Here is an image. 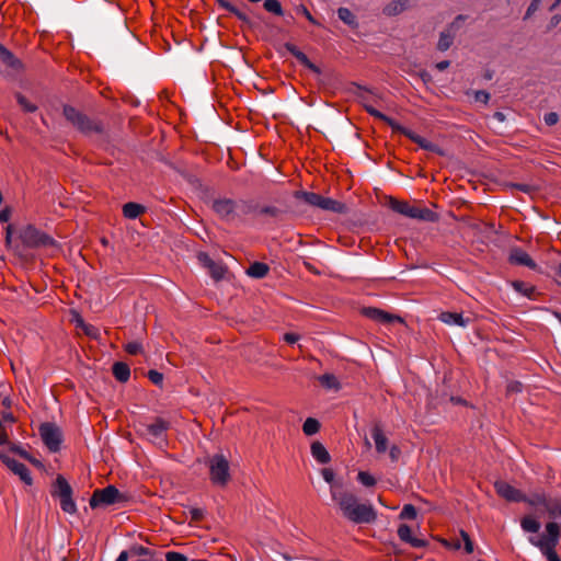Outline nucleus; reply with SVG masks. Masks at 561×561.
I'll use <instances>...</instances> for the list:
<instances>
[{"label": "nucleus", "mask_w": 561, "mask_h": 561, "mask_svg": "<svg viewBox=\"0 0 561 561\" xmlns=\"http://www.w3.org/2000/svg\"><path fill=\"white\" fill-rule=\"evenodd\" d=\"M332 500L336 502L343 516L354 524H369L376 517V511L370 504L360 503L356 495L331 488Z\"/></svg>", "instance_id": "1"}, {"label": "nucleus", "mask_w": 561, "mask_h": 561, "mask_svg": "<svg viewBox=\"0 0 561 561\" xmlns=\"http://www.w3.org/2000/svg\"><path fill=\"white\" fill-rule=\"evenodd\" d=\"M213 209L222 220L234 222L252 214L256 207L253 203L243 199L218 198L213 202Z\"/></svg>", "instance_id": "2"}, {"label": "nucleus", "mask_w": 561, "mask_h": 561, "mask_svg": "<svg viewBox=\"0 0 561 561\" xmlns=\"http://www.w3.org/2000/svg\"><path fill=\"white\" fill-rule=\"evenodd\" d=\"M388 207L393 211L412 219H419L427 222H435L438 220V215L427 207H416L410 205L408 202L398 201L392 196H388Z\"/></svg>", "instance_id": "3"}, {"label": "nucleus", "mask_w": 561, "mask_h": 561, "mask_svg": "<svg viewBox=\"0 0 561 561\" xmlns=\"http://www.w3.org/2000/svg\"><path fill=\"white\" fill-rule=\"evenodd\" d=\"M62 113L66 119L84 135H90L92 133L100 134L103 130L102 125L99 122L92 121L84 113L71 105H65Z\"/></svg>", "instance_id": "4"}, {"label": "nucleus", "mask_w": 561, "mask_h": 561, "mask_svg": "<svg viewBox=\"0 0 561 561\" xmlns=\"http://www.w3.org/2000/svg\"><path fill=\"white\" fill-rule=\"evenodd\" d=\"M209 479L216 486L224 488L230 481V462L222 454H215L207 460Z\"/></svg>", "instance_id": "5"}, {"label": "nucleus", "mask_w": 561, "mask_h": 561, "mask_svg": "<svg viewBox=\"0 0 561 561\" xmlns=\"http://www.w3.org/2000/svg\"><path fill=\"white\" fill-rule=\"evenodd\" d=\"M51 495L59 500L60 508L65 513L70 515L77 513V504L72 499V488L61 474H58L55 480Z\"/></svg>", "instance_id": "6"}, {"label": "nucleus", "mask_w": 561, "mask_h": 561, "mask_svg": "<svg viewBox=\"0 0 561 561\" xmlns=\"http://www.w3.org/2000/svg\"><path fill=\"white\" fill-rule=\"evenodd\" d=\"M125 500L126 496L115 485L110 484L104 489L95 490L90 497L89 504L91 508H96L121 503Z\"/></svg>", "instance_id": "7"}, {"label": "nucleus", "mask_w": 561, "mask_h": 561, "mask_svg": "<svg viewBox=\"0 0 561 561\" xmlns=\"http://www.w3.org/2000/svg\"><path fill=\"white\" fill-rule=\"evenodd\" d=\"M22 242L30 248H51L56 247V241L47 233L38 230L34 226H27L21 233Z\"/></svg>", "instance_id": "8"}, {"label": "nucleus", "mask_w": 561, "mask_h": 561, "mask_svg": "<svg viewBox=\"0 0 561 561\" xmlns=\"http://www.w3.org/2000/svg\"><path fill=\"white\" fill-rule=\"evenodd\" d=\"M39 434L43 443L51 453H57L61 448L62 432L55 423H43L39 426Z\"/></svg>", "instance_id": "9"}, {"label": "nucleus", "mask_w": 561, "mask_h": 561, "mask_svg": "<svg viewBox=\"0 0 561 561\" xmlns=\"http://www.w3.org/2000/svg\"><path fill=\"white\" fill-rule=\"evenodd\" d=\"M142 427L144 435H146L150 442L162 445L165 443L170 422L162 417H156L152 423L144 424Z\"/></svg>", "instance_id": "10"}, {"label": "nucleus", "mask_w": 561, "mask_h": 561, "mask_svg": "<svg viewBox=\"0 0 561 561\" xmlns=\"http://www.w3.org/2000/svg\"><path fill=\"white\" fill-rule=\"evenodd\" d=\"M359 101L370 115L381 121H386V114L382 112L383 99L381 95H377L369 90H365L359 94Z\"/></svg>", "instance_id": "11"}, {"label": "nucleus", "mask_w": 561, "mask_h": 561, "mask_svg": "<svg viewBox=\"0 0 561 561\" xmlns=\"http://www.w3.org/2000/svg\"><path fill=\"white\" fill-rule=\"evenodd\" d=\"M393 330L398 334V344L404 346L410 340L411 330L402 317L388 312V332Z\"/></svg>", "instance_id": "12"}, {"label": "nucleus", "mask_w": 561, "mask_h": 561, "mask_svg": "<svg viewBox=\"0 0 561 561\" xmlns=\"http://www.w3.org/2000/svg\"><path fill=\"white\" fill-rule=\"evenodd\" d=\"M547 535H542L541 538L535 539L529 538V541L535 547H557L560 539L561 526L556 522H550L546 525Z\"/></svg>", "instance_id": "13"}, {"label": "nucleus", "mask_w": 561, "mask_h": 561, "mask_svg": "<svg viewBox=\"0 0 561 561\" xmlns=\"http://www.w3.org/2000/svg\"><path fill=\"white\" fill-rule=\"evenodd\" d=\"M0 459L26 485H31L33 483V478H32L31 471L24 463L13 459L12 457H10L7 454H0Z\"/></svg>", "instance_id": "14"}, {"label": "nucleus", "mask_w": 561, "mask_h": 561, "mask_svg": "<svg viewBox=\"0 0 561 561\" xmlns=\"http://www.w3.org/2000/svg\"><path fill=\"white\" fill-rule=\"evenodd\" d=\"M494 489L499 496L508 502L519 503L522 500H525L524 493L520 490L505 481H495Z\"/></svg>", "instance_id": "15"}, {"label": "nucleus", "mask_w": 561, "mask_h": 561, "mask_svg": "<svg viewBox=\"0 0 561 561\" xmlns=\"http://www.w3.org/2000/svg\"><path fill=\"white\" fill-rule=\"evenodd\" d=\"M388 126H390L393 130H399L407 135L411 140H413L415 144H417L422 149H425L427 151L442 153L438 146L428 141L427 139L412 133L408 131L405 128L400 127L398 124H396L391 118L388 117Z\"/></svg>", "instance_id": "16"}, {"label": "nucleus", "mask_w": 561, "mask_h": 561, "mask_svg": "<svg viewBox=\"0 0 561 561\" xmlns=\"http://www.w3.org/2000/svg\"><path fill=\"white\" fill-rule=\"evenodd\" d=\"M399 539L409 545L412 548H425L428 546V541L424 538L416 537L412 534V529L407 524H400L397 530Z\"/></svg>", "instance_id": "17"}, {"label": "nucleus", "mask_w": 561, "mask_h": 561, "mask_svg": "<svg viewBox=\"0 0 561 561\" xmlns=\"http://www.w3.org/2000/svg\"><path fill=\"white\" fill-rule=\"evenodd\" d=\"M508 262L512 265L527 266L533 271H537V263L529 256V254L522 248H513L510 251Z\"/></svg>", "instance_id": "18"}, {"label": "nucleus", "mask_w": 561, "mask_h": 561, "mask_svg": "<svg viewBox=\"0 0 561 561\" xmlns=\"http://www.w3.org/2000/svg\"><path fill=\"white\" fill-rule=\"evenodd\" d=\"M284 48L290 53L293 56L296 57V59L301 64L304 65L305 67H307L308 69L314 71V72H320L319 68L310 61V59L308 58V56L302 53L296 45L291 44V43H285L284 44Z\"/></svg>", "instance_id": "19"}, {"label": "nucleus", "mask_w": 561, "mask_h": 561, "mask_svg": "<svg viewBox=\"0 0 561 561\" xmlns=\"http://www.w3.org/2000/svg\"><path fill=\"white\" fill-rule=\"evenodd\" d=\"M127 552L130 561H153V552L141 545L130 546Z\"/></svg>", "instance_id": "20"}, {"label": "nucleus", "mask_w": 561, "mask_h": 561, "mask_svg": "<svg viewBox=\"0 0 561 561\" xmlns=\"http://www.w3.org/2000/svg\"><path fill=\"white\" fill-rule=\"evenodd\" d=\"M438 319L448 325H458V327H462V328L467 327L470 322V319L465 318L461 312L458 313V312L445 311L438 316Z\"/></svg>", "instance_id": "21"}, {"label": "nucleus", "mask_w": 561, "mask_h": 561, "mask_svg": "<svg viewBox=\"0 0 561 561\" xmlns=\"http://www.w3.org/2000/svg\"><path fill=\"white\" fill-rule=\"evenodd\" d=\"M0 61L5 65L8 68L19 71L22 68V62L18 59L12 51L5 48L0 43Z\"/></svg>", "instance_id": "22"}, {"label": "nucleus", "mask_w": 561, "mask_h": 561, "mask_svg": "<svg viewBox=\"0 0 561 561\" xmlns=\"http://www.w3.org/2000/svg\"><path fill=\"white\" fill-rule=\"evenodd\" d=\"M0 61L5 65L8 68L19 71L22 68V62L18 59L12 51L5 48L0 43Z\"/></svg>", "instance_id": "23"}, {"label": "nucleus", "mask_w": 561, "mask_h": 561, "mask_svg": "<svg viewBox=\"0 0 561 561\" xmlns=\"http://www.w3.org/2000/svg\"><path fill=\"white\" fill-rule=\"evenodd\" d=\"M455 39V23H450L448 27L440 32L439 39L437 43V49L439 51H446L450 48Z\"/></svg>", "instance_id": "24"}, {"label": "nucleus", "mask_w": 561, "mask_h": 561, "mask_svg": "<svg viewBox=\"0 0 561 561\" xmlns=\"http://www.w3.org/2000/svg\"><path fill=\"white\" fill-rule=\"evenodd\" d=\"M511 286L516 293L531 300H536L537 296L539 295V293H537V288L534 285L527 284L523 280H513Z\"/></svg>", "instance_id": "25"}, {"label": "nucleus", "mask_w": 561, "mask_h": 561, "mask_svg": "<svg viewBox=\"0 0 561 561\" xmlns=\"http://www.w3.org/2000/svg\"><path fill=\"white\" fill-rule=\"evenodd\" d=\"M311 455L321 465L328 463L331 460L329 451L320 442L311 444Z\"/></svg>", "instance_id": "26"}, {"label": "nucleus", "mask_w": 561, "mask_h": 561, "mask_svg": "<svg viewBox=\"0 0 561 561\" xmlns=\"http://www.w3.org/2000/svg\"><path fill=\"white\" fill-rule=\"evenodd\" d=\"M322 210L335 213V214H346L348 211V208L346 204L333 199L331 197H324L322 203Z\"/></svg>", "instance_id": "27"}, {"label": "nucleus", "mask_w": 561, "mask_h": 561, "mask_svg": "<svg viewBox=\"0 0 561 561\" xmlns=\"http://www.w3.org/2000/svg\"><path fill=\"white\" fill-rule=\"evenodd\" d=\"M112 373L115 379L119 382H126L130 377V368L124 362L114 363L112 367Z\"/></svg>", "instance_id": "28"}, {"label": "nucleus", "mask_w": 561, "mask_h": 561, "mask_svg": "<svg viewBox=\"0 0 561 561\" xmlns=\"http://www.w3.org/2000/svg\"><path fill=\"white\" fill-rule=\"evenodd\" d=\"M415 4V0H392L388 3V14L397 15Z\"/></svg>", "instance_id": "29"}, {"label": "nucleus", "mask_w": 561, "mask_h": 561, "mask_svg": "<svg viewBox=\"0 0 561 561\" xmlns=\"http://www.w3.org/2000/svg\"><path fill=\"white\" fill-rule=\"evenodd\" d=\"M270 267L263 262H254L247 270V275L252 278H263L267 275Z\"/></svg>", "instance_id": "30"}, {"label": "nucleus", "mask_w": 561, "mask_h": 561, "mask_svg": "<svg viewBox=\"0 0 561 561\" xmlns=\"http://www.w3.org/2000/svg\"><path fill=\"white\" fill-rule=\"evenodd\" d=\"M298 197H300L306 204H308L310 206H313V207H317L320 209L322 208V203H323L324 196H322L320 194H317L313 192H299Z\"/></svg>", "instance_id": "31"}, {"label": "nucleus", "mask_w": 561, "mask_h": 561, "mask_svg": "<svg viewBox=\"0 0 561 561\" xmlns=\"http://www.w3.org/2000/svg\"><path fill=\"white\" fill-rule=\"evenodd\" d=\"M524 499L522 502L527 503L530 506H546L548 502V496L545 492H534L529 495L524 494Z\"/></svg>", "instance_id": "32"}, {"label": "nucleus", "mask_w": 561, "mask_h": 561, "mask_svg": "<svg viewBox=\"0 0 561 561\" xmlns=\"http://www.w3.org/2000/svg\"><path fill=\"white\" fill-rule=\"evenodd\" d=\"M371 438L375 442L376 449L379 453L386 451V436L383 430L379 425H375L371 430Z\"/></svg>", "instance_id": "33"}, {"label": "nucleus", "mask_w": 561, "mask_h": 561, "mask_svg": "<svg viewBox=\"0 0 561 561\" xmlns=\"http://www.w3.org/2000/svg\"><path fill=\"white\" fill-rule=\"evenodd\" d=\"M337 16L343 23H345L350 27L356 28L358 26L356 16L353 14V12L348 8H345V7L339 8Z\"/></svg>", "instance_id": "34"}, {"label": "nucleus", "mask_w": 561, "mask_h": 561, "mask_svg": "<svg viewBox=\"0 0 561 561\" xmlns=\"http://www.w3.org/2000/svg\"><path fill=\"white\" fill-rule=\"evenodd\" d=\"M144 211L145 207L137 203L129 202L123 206V215L128 219H136Z\"/></svg>", "instance_id": "35"}, {"label": "nucleus", "mask_w": 561, "mask_h": 561, "mask_svg": "<svg viewBox=\"0 0 561 561\" xmlns=\"http://www.w3.org/2000/svg\"><path fill=\"white\" fill-rule=\"evenodd\" d=\"M362 313L381 324L386 323V311L374 307H365L362 309Z\"/></svg>", "instance_id": "36"}, {"label": "nucleus", "mask_w": 561, "mask_h": 561, "mask_svg": "<svg viewBox=\"0 0 561 561\" xmlns=\"http://www.w3.org/2000/svg\"><path fill=\"white\" fill-rule=\"evenodd\" d=\"M545 508L550 517H561V497H549Z\"/></svg>", "instance_id": "37"}, {"label": "nucleus", "mask_w": 561, "mask_h": 561, "mask_svg": "<svg viewBox=\"0 0 561 561\" xmlns=\"http://www.w3.org/2000/svg\"><path fill=\"white\" fill-rule=\"evenodd\" d=\"M318 379L325 389L339 390L341 388L337 378L333 374H323Z\"/></svg>", "instance_id": "38"}, {"label": "nucleus", "mask_w": 561, "mask_h": 561, "mask_svg": "<svg viewBox=\"0 0 561 561\" xmlns=\"http://www.w3.org/2000/svg\"><path fill=\"white\" fill-rule=\"evenodd\" d=\"M320 430V423L313 417H308L302 425V431L307 436L314 435Z\"/></svg>", "instance_id": "39"}, {"label": "nucleus", "mask_w": 561, "mask_h": 561, "mask_svg": "<svg viewBox=\"0 0 561 561\" xmlns=\"http://www.w3.org/2000/svg\"><path fill=\"white\" fill-rule=\"evenodd\" d=\"M520 526L527 533H537L540 529V523L529 516L522 519Z\"/></svg>", "instance_id": "40"}, {"label": "nucleus", "mask_w": 561, "mask_h": 561, "mask_svg": "<svg viewBox=\"0 0 561 561\" xmlns=\"http://www.w3.org/2000/svg\"><path fill=\"white\" fill-rule=\"evenodd\" d=\"M416 516H417V511L413 504L403 505V507L399 514V518L402 520H404V519L414 520L416 518Z\"/></svg>", "instance_id": "41"}, {"label": "nucleus", "mask_w": 561, "mask_h": 561, "mask_svg": "<svg viewBox=\"0 0 561 561\" xmlns=\"http://www.w3.org/2000/svg\"><path fill=\"white\" fill-rule=\"evenodd\" d=\"M15 98H16L19 105L23 108L24 112L34 113L35 111H37V105L30 102L27 100V98L24 96L23 94L16 93Z\"/></svg>", "instance_id": "42"}, {"label": "nucleus", "mask_w": 561, "mask_h": 561, "mask_svg": "<svg viewBox=\"0 0 561 561\" xmlns=\"http://www.w3.org/2000/svg\"><path fill=\"white\" fill-rule=\"evenodd\" d=\"M264 9L275 15H283L284 11L278 0H264Z\"/></svg>", "instance_id": "43"}, {"label": "nucleus", "mask_w": 561, "mask_h": 561, "mask_svg": "<svg viewBox=\"0 0 561 561\" xmlns=\"http://www.w3.org/2000/svg\"><path fill=\"white\" fill-rule=\"evenodd\" d=\"M207 270L209 271L211 277L216 280L222 279L226 274L225 266L217 262H214Z\"/></svg>", "instance_id": "44"}, {"label": "nucleus", "mask_w": 561, "mask_h": 561, "mask_svg": "<svg viewBox=\"0 0 561 561\" xmlns=\"http://www.w3.org/2000/svg\"><path fill=\"white\" fill-rule=\"evenodd\" d=\"M357 481L366 488H371L376 484V478L367 471H359Z\"/></svg>", "instance_id": "45"}, {"label": "nucleus", "mask_w": 561, "mask_h": 561, "mask_svg": "<svg viewBox=\"0 0 561 561\" xmlns=\"http://www.w3.org/2000/svg\"><path fill=\"white\" fill-rule=\"evenodd\" d=\"M254 206L256 207V209L252 214L268 215L272 217H277L280 214V209L275 206H263V207H259L256 205H254Z\"/></svg>", "instance_id": "46"}, {"label": "nucleus", "mask_w": 561, "mask_h": 561, "mask_svg": "<svg viewBox=\"0 0 561 561\" xmlns=\"http://www.w3.org/2000/svg\"><path fill=\"white\" fill-rule=\"evenodd\" d=\"M539 549L548 561H561L558 553L556 552V547H540Z\"/></svg>", "instance_id": "47"}, {"label": "nucleus", "mask_w": 561, "mask_h": 561, "mask_svg": "<svg viewBox=\"0 0 561 561\" xmlns=\"http://www.w3.org/2000/svg\"><path fill=\"white\" fill-rule=\"evenodd\" d=\"M297 14L304 15L310 23L319 25L318 21L312 16L308 8L304 4H299L295 8Z\"/></svg>", "instance_id": "48"}, {"label": "nucleus", "mask_w": 561, "mask_h": 561, "mask_svg": "<svg viewBox=\"0 0 561 561\" xmlns=\"http://www.w3.org/2000/svg\"><path fill=\"white\" fill-rule=\"evenodd\" d=\"M148 378L156 386H161L163 382V375L154 369L148 371Z\"/></svg>", "instance_id": "49"}, {"label": "nucleus", "mask_w": 561, "mask_h": 561, "mask_svg": "<svg viewBox=\"0 0 561 561\" xmlns=\"http://www.w3.org/2000/svg\"><path fill=\"white\" fill-rule=\"evenodd\" d=\"M125 351L130 355H137L142 352V345L139 342H129L126 344Z\"/></svg>", "instance_id": "50"}, {"label": "nucleus", "mask_w": 561, "mask_h": 561, "mask_svg": "<svg viewBox=\"0 0 561 561\" xmlns=\"http://www.w3.org/2000/svg\"><path fill=\"white\" fill-rule=\"evenodd\" d=\"M167 561H187V557L184 553L176 551H168L165 553Z\"/></svg>", "instance_id": "51"}, {"label": "nucleus", "mask_w": 561, "mask_h": 561, "mask_svg": "<svg viewBox=\"0 0 561 561\" xmlns=\"http://www.w3.org/2000/svg\"><path fill=\"white\" fill-rule=\"evenodd\" d=\"M460 536L465 542V551L467 553H472L473 552V542H472L470 536L468 535V533H466L465 530H461Z\"/></svg>", "instance_id": "52"}, {"label": "nucleus", "mask_w": 561, "mask_h": 561, "mask_svg": "<svg viewBox=\"0 0 561 561\" xmlns=\"http://www.w3.org/2000/svg\"><path fill=\"white\" fill-rule=\"evenodd\" d=\"M321 474H322V478L324 479V481L330 483L331 488L334 486V489L336 490V484L333 483L334 476H335L333 470L330 468H324V469H322Z\"/></svg>", "instance_id": "53"}, {"label": "nucleus", "mask_w": 561, "mask_h": 561, "mask_svg": "<svg viewBox=\"0 0 561 561\" xmlns=\"http://www.w3.org/2000/svg\"><path fill=\"white\" fill-rule=\"evenodd\" d=\"M188 514L193 520L198 522L203 519L205 511L199 507H188Z\"/></svg>", "instance_id": "54"}, {"label": "nucleus", "mask_w": 561, "mask_h": 561, "mask_svg": "<svg viewBox=\"0 0 561 561\" xmlns=\"http://www.w3.org/2000/svg\"><path fill=\"white\" fill-rule=\"evenodd\" d=\"M541 0H531L527 11L525 13L524 20L529 19L539 8Z\"/></svg>", "instance_id": "55"}, {"label": "nucleus", "mask_w": 561, "mask_h": 561, "mask_svg": "<svg viewBox=\"0 0 561 561\" xmlns=\"http://www.w3.org/2000/svg\"><path fill=\"white\" fill-rule=\"evenodd\" d=\"M474 100L477 102H481L483 104H486L490 100V93L485 90H478L474 92Z\"/></svg>", "instance_id": "56"}, {"label": "nucleus", "mask_w": 561, "mask_h": 561, "mask_svg": "<svg viewBox=\"0 0 561 561\" xmlns=\"http://www.w3.org/2000/svg\"><path fill=\"white\" fill-rule=\"evenodd\" d=\"M11 450L13 453L18 454L23 459L33 461V457L31 456V454L28 451H26L25 449H23L22 447L14 445L13 447H11Z\"/></svg>", "instance_id": "57"}, {"label": "nucleus", "mask_w": 561, "mask_h": 561, "mask_svg": "<svg viewBox=\"0 0 561 561\" xmlns=\"http://www.w3.org/2000/svg\"><path fill=\"white\" fill-rule=\"evenodd\" d=\"M230 13L236 15L242 22H245V23L250 22L248 14L244 11L237 8L236 5H233V8L230 10Z\"/></svg>", "instance_id": "58"}, {"label": "nucleus", "mask_w": 561, "mask_h": 561, "mask_svg": "<svg viewBox=\"0 0 561 561\" xmlns=\"http://www.w3.org/2000/svg\"><path fill=\"white\" fill-rule=\"evenodd\" d=\"M197 257L201 264L206 268H209V266L215 262L207 253L204 252H201Z\"/></svg>", "instance_id": "59"}, {"label": "nucleus", "mask_w": 561, "mask_h": 561, "mask_svg": "<svg viewBox=\"0 0 561 561\" xmlns=\"http://www.w3.org/2000/svg\"><path fill=\"white\" fill-rule=\"evenodd\" d=\"M559 115L556 112H550L545 115V123L548 126H553L558 123Z\"/></svg>", "instance_id": "60"}, {"label": "nucleus", "mask_w": 561, "mask_h": 561, "mask_svg": "<svg viewBox=\"0 0 561 561\" xmlns=\"http://www.w3.org/2000/svg\"><path fill=\"white\" fill-rule=\"evenodd\" d=\"M511 186L527 194H530L534 191V187L531 185L525 183H513L511 184Z\"/></svg>", "instance_id": "61"}, {"label": "nucleus", "mask_w": 561, "mask_h": 561, "mask_svg": "<svg viewBox=\"0 0 561 561\" xmlns=\"http://www.w3.org/2000/svg\"><path fill=\"white\" fill-rule=\"evenodd\" d=\"M11 218V209L9 206L0 208V222H8Z\"/></svg>", "instance_id": "62"}, {"label": "nucleus", "mask_w": 561, "mask_h": 561, "mask_svg": "<svg viewBox=\"0 0 561 561\" xmlns=\"http://www.w3.org/2000/svg\"><path fill=\"white\" fill-rule=\"evenodd\" d=\"M389 457L392 461H398L401 457V449L397 446H392L389 451Z\"/></svg>", "instance_id": "63"}, {"label": "nucleus", "mask_w": 561, "mask_h": 561, "mask_svg": "<svg viewBox=\"0 0 561 561\" xmlns=\"http://www.w3.org/2000/svg\"><path fill=\"white\" fill-rule=\"evenodd\" d=\"M283 339L288 344H295L296 342H298L299 335L295 333H285Z\"/></svg>", "instance_id": "64"}]
</instances>
